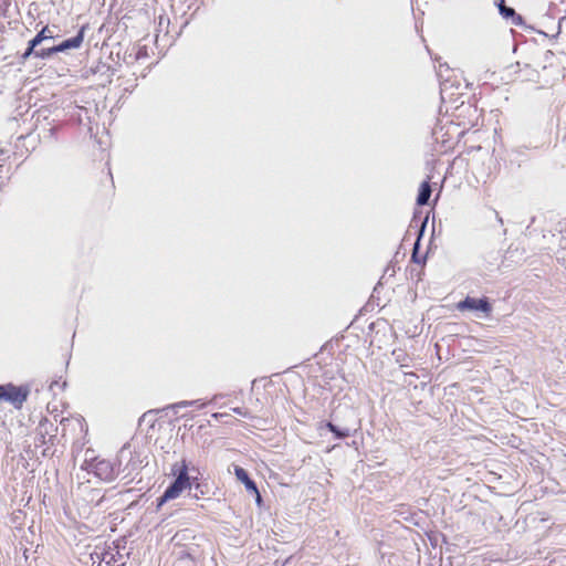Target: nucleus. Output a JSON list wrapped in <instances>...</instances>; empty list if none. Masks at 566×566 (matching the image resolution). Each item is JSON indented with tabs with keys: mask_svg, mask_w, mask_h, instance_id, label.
Listing matches in <instances>:
<instances>
[{
	"mask_svg": "<svg viewBox=\"0 0 566 566\" xmlns=\"http://www.w3.org/2000/svg\"><path fill=\"white\" fill-rule=\"evenodd\" d=\"M86 470L105 482L114 481L119 473V463L107 459L95 458L85 461Z\"/></svg>",
	"mask_w": 566,
	"mask_h": 566,
	"instance_id": "4",
	"label": "nucleus"
},
{
	"mask_svg": "<svg viewBox=\"0 0 566 566\" xmlns=\"http://www.w3.org/2000/svg\"><path fill=\"white\" fill-rule=\"evenodd\" d=\"M442 129H443L442 127H440V128H438V127L433 128V130H432V137L436 139V142H438V140H439V136H438V135H439V133H441V132H442Z\"/></svg>",
	"mask_w": 566,
	"mask_h": 566,
	"instance_id": "33",
	"label": "nucleus"
},
{
	"mask_svg": "<svg viewBox=\"0 0 566 566\" xmlns=\"http://www.w3.org/2000/svg\"><path fill=\"white\" fill-rule=\"evenodd\" d=\"M471 108H472L473 114L476 115V113H478L476 107H473L472 105L469 104L468 109H471Z\"/></svg>",
	"mask_w": 566,
	"mask_h": 566,
	"instance_id": "39",
	"label": "nucleus"
},
{
	"mask_svg": "<svg viewBox=\"0 0 566 566\" xmlns=\"http://www.w3.org/2000/svg\"><path fill=\"white\" fill-rule=\"evenodd\" d=\"M381 286H382L381 282H378V283L376 284V286L374 287V292H373V293H377V292H378V290H379Z\"/></svg>",
	"mask_w": 566,
	"mask_h": 566,
	"instance_id": "38",
	"label": "nucleus"
},
{
	"mask_svg": "<svg viewBox=\"0 0 566 566\" xmlns=\"http://www.w3.org/2000/svg\"><path fill=\"white\" fill-rule=\"evenodd\" d=\"M210 493L209 483L207 481L201 482L199 485H195V489L189 492V496L192 499L199 500L203 495Z\"/></svg>",
	"mask_w": 566,
	"mask_h": 566,
	"instance_id": "17",
	"label": "nucleus"
},
{
	"mask_svg": "<svg viewBox=\"0 0 566 566\" xmlns=\"http://www.w3.org/2000/svg\"><path fill=\"white\" fill-rule=\"evenodd\" d=\"M525 149L526 147H516L511 150H506L504 160L509 161L511 165L520 167L521 164L527 159Z\"/></svg>",
	"mask_w": 566,
	"mask_h": 566,
	"instance_id": "14",
	"label": "nucleus"
},
{
	"mask_svg": "<svg viewBox=\"0 0 566 566\" xmlns=\"http://www.w3.org/2000/svg\"><path fill=\"white\" fill-rule=\"evenodd\" d=\"M189 472H198V468L195 465L190 467L186 459L175 462L171 465L170 474L172 480L165 491L172 500L177 499L184 491L188 490L187 488H190Z\"/></svg>",
	"mask_w": 566,
	"mask_h": 566,
	"instance_id": "2",
	"label": "nucleus"
},
{
	"mask_svg": "<svg viewBox=\"0 0 566 566\" xmlns=\"http://www.w3.org/2000/svg\"><path fill=\"white\" fill-rule=\"evenodd\" d=\"M46 436L48 434H44V433H42V436H38V431L35 430V439H34L35 447L46 446Z\"/></svg>",
	"mask_w": 566,
	"mask_h": 566,
	"instance_id": "27",
	"label": "nucleus"
},
{
	"mask_svg": "<svg viewBox=\"0 0 566 566\" xmlns=\"http://www.w3.org/2000/svg\"><path fill=\"white\" fill-rule=\"evenodd\" d=\"M457 308L460 312H479L483 313L485 316H489L493 310V306L490 298L486 296L473 297L468 295L463 300L458 302Z\"/></svg>",
	"mask_w": 566,
	"mask_h": 566,
	"instance_id": "8",
	"label": "nucleus"
},
{
	"mask_svg": "<svg viewBox=\"0 0 566 566\" xmlns=\"http://www.w3.org/2000/svg\"><path fill=\"white\" fill-rule=\"evenodd\" d=\"M56 53H59L56 45H53L51 48H42L40 50L35 49V53H32V56L41 60H49Z\"/></svg>",
	"mask_w": 566,
	"mask_h": 566,
	"instance_id": "18",
	"label": "nucleus"
},
{
	"mask_svg": "<svg viewBox=\"0 0 566 566\" xmlns=\"http://www.w3.org/2000/svg\"><path fill=\"white\" fill-rule=\"evenodd\" d=\"M55 36L49 30V27H43L31 40H29L28 45L23 53L18 56V62L20 64H24L29 57L32 56V53H35V49L45 40L54 39Z\"/></svg>",
	"mask_w": 566,
	"mask_h": 566,
	"instance_id": "9",
	"label": "nucleus"
},
{
	"mask_svg": "<svg viewBox=\"0 0 566 566\" xmlns=\"http://www.w3.org/2000/svg\"><path fill=\"white\" fill-rule=\"evenodd\" d=\"M233 473H234L237 480L240 481L244 485L245 491L248 493L256 492L258 484L251 478L250 473L244 468H242L241 465L234 464Z\"/></svg>",
	"mask_w": 566,
	"mask_h": 566,
	"instance_id": "11",
	"label": "nucleus"
},
{
	"mask_svg": "<svg viewBox=\"0 0 566 566\" xmlns=\"http://www.w3.org/2000/svg\"><path fill=\"white\" fill-rule=\"evenodd\" d=\"M318 430L332 433L334 440H345L348 437H355L360 431V421L355 424L340 426L333 419L323 420L318 423Z\"/></svg>",
	"mask_w": 566,
	"mask_h": 566,
	"instance_id": "7",
	"label": "nucleus"
},
{
	"mask_svg": "<svg viewBox=\"0 0 566 566\" xmlns=\"http://www.w3.org/2000/svg\"><path fill=\"white\" fill-rule=\"evenodd\" d=\"M66 386H67V382H66V380H64V381L62 382V386H61L62 390H64Z\"/></svg>",
	"mask_w": 566,
	"mask_h": 566,
	"instance_id": "41",
	"label": "nucleus"
},
{
	"mask_svg": "<svg viewBox=\"0 0 566 566\" xmlns=\"http://www.w3.org/2000/svg\"><path fill=\"white\" fill-rule=\"evenodd\" d=\"M119 467L122 465L124 460H127L126 464L123 468V472H126L125 478L132 475L134 472H138L143 468V460L140 459V452L137 450H132V446L129 442L125 443L117 453L116 457Z\"/></svg>",
	"mask_w": 566,
	"mask_h": 566,
	"instance_id": "6",
	"label": "nucleus"
},
{
	"mask_svg": "<svg viewBox=\"0 0 566 566\" xmlns=\"http://www.w3.org/2000/svg\"><path fill=\"white\" fill-rule=\"evenodd\" d=\"M494 6L497 8L499 14L502 13V9H505L507 7L505 0H494Z\"/></svg>",
	"mask_w": 566,
	"mask_h": 566,
	"instance_id": "29",
	"label": "nucleus"
},
{
	"mask_svg": "<svg viewBox=\"0 0 566 566\" xmlns=\"http://www.w3.org/2000/svg\"><path fill=\"white\" fill-rule=\"evenodd\" d=\"M421 514L422 511H420L419 513H409L407 516L403 517V520L417 527L423 528V525L426 524V518L421 516Z\"/></svg>",
	"mask_w": 566,
	"mask_h": 566,
	"instance_id": "20",
	"label": "nucleus"
},
{
	"mask_svg": "<svg viewBox=\"0 0 566 566\" xmlns=\"http://www.w3.org/2000/svg\"><path fill=\"white\" fill-rule=\"evenodd\" d=\"M88 29V24H83L77 30L76 34L74 36L67 38L63 41H61L59 44H56V49L59 53H64L70 50H76L80 49L83 44L85 32Z\"/></svg>",
	"mask_w": 566,
	"mask_h": 566,
	"instance_id": "10",
	"label": "nucleus"
},
{
	"mask_svg": "<svg viewBox=\"0 0 566 566\" xmlns=\"http://www.w3.org/2000/svg\"><path fill=\"white\" fill-rule=\"evenodd\" d=\"M9 7H10L9 0H2L0 2V17H3V18L8 17Z\"/></svg>",
	"mask_w": 566,
	"mask_h": 566,
	"instance_id": "25",
	"label": "nucleus"
},
{
	"mask_svg": "<svg viewBox=\"0 0 566 566\" xmlns=\"http://www.w3.org/2000/svg\"><path fill=\"white\" fill-rule=\"evenodd\" d=\"M564 22H566V15H564V17L559 18V20H558V25H557V32H556V34L554 35V38H557V36L559 35V33H560V31H562V24H563Z\"/></svg>",
	"mask_w": 566,
	"mask_h": 566,
	"instance_id": "31",
	"label": "nucleus"
},
{
	"mask_svg": "<svg viewBox=\"0 0 566 566\" xmlns=\"http://www.w3.org/2000/svg\"><path fill=\"white\" fill-rule=\"evenodd\" d=\"M0 401H3V391L0 390Z\"/></svg>",
	"mask_w": 566,
	"mask_h": 566,
	"instance_id": "42",
	"label": "nucleus"
},
{
	"mask_svg": "<svg viewBox=\"0 0 566 566\" xmlns=\"http://www.w3.org/2000/svg\"><path fill=\"white\" fill-rule=\"evenodd\" d=\"M408 273H409V279L410 280H415L416 282L420 281L421 280V274H422V271L421 270H417L415 268H410L408 270Z\"/></svg>",
	"mask_w": 566,
	"mask_h": 566,
	"instance_id": "24",
	"label": "nucleus"
},
{
	"mask_svg": "<svg viewBox=\"0 0 566 566\" xmlns=\"http://www.w3.org/2000/svg\"><path fill=\"white\" fill-rule=\"evenodd\" d=\"M292 558L293 556L291 555L285 559H276L274 560L273 566H286L292 560Z\"/></svg>",
	"mask_w": 566,
	"mask_h": 566,
	"instance_id": "30",
	"label": "nucleus"
},
{
	"mask_svg": "<svg viewBox=\"0 0 566 566\" xmlns=\"http://www.w3.org/2000/svg\"><path fill=\"white\" fill-rule=\"evenodd\" d=\"M126 539L118 538L101 551H94L91 554L93 564L96 566H126V559L129 558V552L124 555L122 551L126 548Z\"/></svg>",
	"mask_w": 566,
	"mask_h": 566,
	"instance_id": "1",
	"label": "nucleus"
},
{
	"mask_svg": "<svg viewBox=\"0 0 566 566\" xmlns=\"http://www.w3.org/2000/svg\"><path fill=\"white\" fill-rule=\"evenodd\" d=\"M511 67H516V70L514 71L515 73H525L523 76V81H534L535 78L538 77V72L527 63L523 64L522 67V64L520 62H516L514 65H511Z\"/></svg>",
	"mask_w": 566,
	"mask_h": 566,
	"instance_id": "15",
	"label": "nucleus"
},
{
	"mask_svg": "<svg viewBox=\"0 0 566 566\" xmlns=\"http://www.w3.org/2000/svg\"><path fill=\"white\" fill-rule=\"evenodd\" d=\"M0 390L3 391V401L11 403L15 409H21L30 396L31 386L29 384L18 386L13 382H7L0 385Z\"/></svg>",
	"mask_w": 566,
	"mask_h": 566,
	"instance_id": "5",
	"label": "nucleus"
},
{
	"mask_svg": "<svg viewBox=\"0 0 566 566\" xmlns=\"http://www.w3.org/2000/svg\"><path fill=\"white\" fill-rule=\"evenodd\" d=\"M59 130H60V127H57V126H53L49 129L50 135L53 137H56Z\"/></svg>",
	"mask_w": 566,
	"mask_h": 566,
	"instance_id": "34",
	"label": "nucleus"
},
{
	"mask_svg": "<svg viewBox=\"0 0 566 566\" xmlns=\"http://www.w3.org/2000/svg\"><path fill=\"white\" fill-rule=\"evenodd\" d=\"M51 454H52V453L50 452V447H46V448H44V449H43V451H42V455H43V457H49V455H51Z\"/></svg>",
	"mask_w": 566,
	"mask_h": 566,
	"instance_id": "36",
	"label": "nucleus"
},
{
	"mask_svg": "<svg viewBox=\"0 0 566 566\" xmlns=\"http://www.w3.org/2000/svg\"><path fill=\"white\" fill-rule=\"evenodd\" d=\"M56 440V433L46 436V444L54 446Z\"/></svg>",
	"mask_w": 566,
	"mask_h": 566,
	"instance_id": "32",
	"label": "nucleus"
},
{
	"mask_svg": "<svg viewBox=\"0 0 566 566\" xmlns=\"http://www.w3.org/2000/svg\"><path fill=\"white\" fill-rule=\"evenodd\" d=\"M249 494H252L255 500V504L258 507H262L264 505L263 497L259 491V488H256V492H249Z\"/></svg>",
	"mask_w": 566,
	"mask_h": 566,
	"instance_id": "28",
	"label": "nucleus"
},
{
	"mask_svg": "<svg viewBox=\"0 0 566 566\" xmlns=\"http://www.w3.org/2000/svg\"><path fill=\"white\" fill-rule=\"evenodd\" d=\"M193 472H189V484L190 488H187L189 492H191L195 489V485H199L202 481L200 480L199 475L200 472H196L197 474L193 475Z\"/></svg>",
	"mask_w": 566,
	"mask_h": 566,
	"instance_id": "23",
	"label": "nucleus"
},
{
	"mask_svg": "<svg viewBox=\"0 0 566 566\" xmlns=\"http://www.w3.org/2000/svg\"><path fill=\"white\" fill-rule=\"evenodd\" d=\"M524 252H518V248L513 249L512 245L506 250L503 256V263L506 261L518 262L522 261Z\"/></svg>",
	"mask_w": 566,
	"mask_h": 566,
	"instance_id": "19",
	"label": "nucleus"
},
{
	"mask_svg": "<svg viewBox=\"0 0 566 566\" xmlns=\"http://www.w3.org/2000/svg\"><path fill=\"white\" fill-rule=\"evenodd\" d=\"M428 219H429L428 216L422 218L421 212H418L415 210L411 222H410L409 228L403 238V240H406L407 235H409L411 233V230L415 229L416 240L412 244L411 262L415 264L421 265V266H423L426 264L427 259H428V252L424 254L420 253L421 240H422L426 229H427Z\"/></svg>",
	"mask_w": 566,
	"mask_h": 566,
	"instance_id": "3",
	"label": "nucleus"
},
{
	"mask_svg": "<svg viewBox=\"0 0 566 566\" xmlns=\"http://www.w3.org/2000/svg\"><path fill=\"white\" fill-rule=\"evenodd\" d=\"M38 436L54 434L57 432V426L51 422L48 418H42L36 427Z\"/></svg>",
	"mask_w": 566,
	"mask_h": 566,
	"instance_id": "16",
	"label": "nucleus"
},
{
	"mask_svg": "<svg viewBox=\"0 0 566 566\" xmlns=\"http://www.w3.org/2000/svg\"><path fill=\"white\" fill-rule=\"evenodd\" d=\"M430 179L431 177L428 176L419 186L418 193L416 197V205L419 207L429 205V200L432 195Z\"/></svg>",
	"mask_w": 566,
	"mask_h": 566,
	"instance_id": "12",
	"label": "nucleus"
},
{
	"mask_svg": "<svg viewBox=\"0 0 566 566\" xmlns=\"http://www.w3.org/2000/svg\"><path fill=\"white\" fill-rule=\"evenodd\" d=\"M227 416H228L227 413H221V412L212 413V418H214L216 420H221L222 418H224Z\"/></svg>",
	"mask_w": 566,
	"mask_h": 566,
	"instance_id": "35",
	"label": "nucleus"
},
{
	"mask_svg": "<svg viewBox=\"0 0 566 566\" xmlns=\"http://www.w3.org/2000/svg\"><path fill=\"white\" fill-rule=\"evenodd\" d=\"M502 13H500L501 18L506 22H510L516 27H526V21L524 17L516 12L513 7L507 6L505 9H502Z\"/></svg>",
	"mask_w": 566,
	"mask_h": 566,
	"instance_id": "13",
	"label": "nucleus"
},
{
	"mask_svg": "<svg viewBox=\"0 0 566 566\" xmlns=\"http://www.w3.org/2000/svg\"><path fill=\"white\" fill-rule=\"evenodd\" d=\"M189 406H198L199 408H202L203 403H200V400H182L168 406L167 409H172L175 413H178L180 408H186Z\"/></svg>",
	"mask_w": 566,
	"mask_h": 566,
	"instance_id": "21",
	"label": "nucleus"
},
{
	"mask_svg": "<svg viewBox=\"0 0 566 566\" xmlns=\"http://www.w3.org/2000/svg\"><path fill=\"white\" fill-rule=\"evenodd\" d=\"M539 34H543V35H547L545 32L543 31H538Z\"/></svg>",
	"mask_w": 566,
	"mask_h": 566,
	"instance_id": "45",
	"label": "nucleus"
},
{
	"mask_svg": "<svg viewBox=\"0 0 566 566\" xmlns=\"http://www.w3.org/2000/svg\"><path fill=\"white\" fill-rule=\"evenodd\" d=\"M232 411L243 418H252L250 411L248 409H244L242 407H235L232 408Z\"/></svg>",
	"mask_w": 566,
	"mask_h": 566,
	"instance_id": "26",
	"label": "nucleus"
},
{
	"mask_svg": "<svg viewBox=\"0 0 566 566\" xmlns=\"http://www.w3.org/2000/svg\"><path fill=\"white\" fill-rule=\"evenodd\" d=\"M172 499L167 495V492L164 491L160 496H158L155 501V510L159 511L167 502L171 501Z\"/></svg>",
	"mask_w": 566,
	"mask_h": 566,
	"instance_id": "22",
	"label": "nucleus"
},
{
	"mask_svg": "<svg viewBox=\"0 0 566 566\" xmlns=\"http://www.w3.org/2000/svg\"><path fill=\"white\" fill-rule=\"evenodd\" d=\"M417 552H419V549L417 548ZM411 555H415L417 557V566H419L420 564V554L419 553H410Z\"/></svg>",
	"mask_w": 566,
	"mask_h": 566,
	"instance_id": "37",
	"label": "nucleus"
},
{
	"mask_svg": "<svg viewBox=\"0 0 566 566\" xmlns=\"http://www.w3.org/2000/svg\"><path fill=\"white\" fill-rule=\"evenodd\" d=\"M59 385V380H53L50 385V389L53 390V387L54 386H57Z\"/></svg>",
	"mask_w": 566,
	"mask_h": 566,
	"instance_id": "40",
	"label": "nucleus"
},
{
	"mask_svg": "<svg viewBox=\"0 0 566 566\" xmlns=\"http://www.w3.org/2000/svg\"><path fill=\"white\" fill-rule=\"evenodd\" d=\"M4 154H6V151L0 148V157H2Z\"/></svg>",
	"mask_w": 566,
	"mask_h": 566,
	"instance_id": "43",
	"label": "nucleus"
},
{
	"mask_svg": "<svg viewBox=\"0 0 566 566\" xmlns=\"http://www.w3.org/2000/svg\"><path fill=\"white\" fill-rule=\"evenodd\" d=\"M102 501H103V499H101L98 502H96V506H99Z\"/></svg>",
	"mask_w": 566,
	"mask_h": 566,
	"instance_id": "44",
	"label": "nucleus"
}]
</instances>
